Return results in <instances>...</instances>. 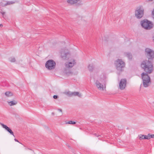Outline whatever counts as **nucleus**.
Masks as SVG:
<instances>
[{"mask_svg":"<svg viewBox=\"0 0 154 154\" xmlns=\"http://www.w3.org/2000/svg\"><path fill=\"white\" fill-rule=\"evenodd\" d=\"M141 68L146 73L143 72L141 74V77L144 76L149 77L148 73H151L153 70V66L151 60H145L143 61L141 64Z\"/></svg>","mask_w":154,"mask_h":154,"instance_id":"f257e3e1","label":"nucleus"},{"mask_svg":"<svg viewBox=\"0 0 154 154\" xmlns=\"http://www.w3.org/2000/svg\"><path fill=\"white\" fill-rule=\"evenodd\" d=\"M94 82L96 88L99 90H106V81L104 78H97L94 79Z\"/></svg>","mask_w":154,"mask_h":154,"instance_id":"f03ea898","label":"nucleus"},{"mask_svg":"<svg viewBox=\"0 0 154 154\" xmlns=\"http://www.w3.org/2000/svg\"><path fill=\"white\" fill-rule=\"evenodd\" d=\"M76 63L74 59L69 60L68 62L64 64L65 69L64 70V73L67 75H69L70 74H71V71L69 69L73 67Z\"/></svg>","mask_w":154,"mask_h":154,"instance_id":"7ed1b4c3","label":"nucleus"},{"mask_svg":"<svg viewBox=\"0 0 154 154\" xmlns=\"http://www.w3.org/2000/svg\"><path fill=\"white\" fill-rule=\"evenodd\" d=\"M140 24L142 27L146 30H150L153 26V24L152 22L146 19L142 20Z\"/></svg>","mask_w":154,"mask_h":154,"instance_id":"20e7f679","label":"nucleus"},{"mask_svg":"<svg viewBox=\"0 0 154 154\" xmlns=\"http://www.w3.org/2000/svg\"><path fill=\"white\" fill-rule=\"evenodd\" d=\"M56 63L52 60H49L45 63V66L47 69L51 71L54 70L55 68Z\"/></svg>","mask_w":154,"mask_h":154,"instance_id":"39448f33","label":"nucleus"},{"mask_svg":"<svg viewBox=\"0 0 154 154\" xmlns=\"http://www.w3.org/2000/svg\"><path fill=\"white\" fill-rule=\"evenodd\" d=\"M115 64L117 69L121 71H122V68H124L125 66L124 62L122 60L119 59L116 61Z\"/></svg>","mask_w":154,"mask_h":154,"instance_id":"423d86ee","label":"nucleus"},{"mask_svg":"<svg viewBox=\"0 0 154 154\" xmlns=\"http://www.w3.org/2000/svg\"><path fill=\"white\" fill-rule=\"evenodd\" d=\"M145 54L149 60H152L154 58V51L149 48H146L145 50Z\"/></svg>","mask_w":154,"mask_h":154,"instance_id":"0eeeda50","label":"nucleus"},{"mask_svg":"<svg viewBox=\"0 0 154 154\" xmlns=\"http://www.w3.org/2000/svg\"><path fill=\"white\" fill-rule=\"evenodd\" d=\"M144 9L142 6L137 7L135 11V17L138 19L141 18L143 16Z\"/></svg>","mask_w":154,"mask_h":154,"instance_id":"6e6552de","label":"nucleus"},{"mask_svg":"<svg viewBox=\"0 0 154 154\" xmlns=\"http://www.w3.org/2000/svg\"><path fill=\"white\" fill-rule=\"evenodd\" d=\"M127 81L125 79H122L119 82L118 88L121 90H125L126 87Z\"/></svg>","mask_w":154,"mask_h":154,"instance_id":"1a4fd4ad","label":"nucleus"},{"mask_svg":"<svg viewBox=\"0 0 154 154\" xmlns=\"http://www.w3.org/2000/svg\"><path fill=\"white\" fill-rule=\"evenodd\" d=\"M143 84L144 87H149L151 83L150 78H142Z\"/></svg>","mask_w":154,"mask_h":154,"instance_id":"9d476101","label":"nucleus"},{"mask_svg":"<svg viewBox=\"0 0 154 154\" xmlns=\"http://www.w3.org/2000/svg\"><path fill=\"white\" fill-rule=\"evenodd\" d=\"M69 54L66 51L62 50L61 51V56L63 60H66L69 58Z\"/></svg>","mask_w":154,"mask_h":154,"instance_id":"9b49d317","label":"nucleus"},{"mask_svg":"<svg viewBox=\"0 0 154 154\" xmlns=\"http://www.w3.org/2000/svg\"><path fill=\"white\" fill-rule=\"evenodd\" d=\"M0 125L2 126V127L5 129L7 131H8L9 133L11 135H13L14 137H15L14 135V133L6 125H4L3 124L1 123L0 122Z\"/></svg>","mask_w":154,"mask_h":154,"instance_id":"f8f14e48","label":"nucleus"},{"mask_svg":"<svg viewBox=\"0 0 154 154\" xmlns=\"http://www.w3.org/2000/svg\"><path fill=\"white\" fill-rule=\"evenodd\" d=\"M15 3V2L13 1H8L5 3V1L1 2L0 3V5L2 6H5L8 5H10Z\"/></svg>","mask_w":154,"mask_h":154,"instance_id":"ddd939ff","label":"nucleus"},{"mask_svg":"<svg viewBox=\"0 0 154 154\" xmlns=\"http://www.w3.org/2000/svg\"><path fill=\"white\" fill-rule=\"evenodd\" d=\"M123 55L127 57L129 59L131 60L132 58V54L129 52H125L123 53Z\"/></svg>","mask_w":154,"mask_h":154,"instance_id":"4468645a","label":"nucleus"},{"mask_svg":"<svg viewBox=\"0 0 154 154\" xmlns=\"http://www.w3.org/2000/svg\"><path fill=\"white\" fill-rule=\"evenodd\" d=\"M139 139L140 140L142 139H148L149 140V137L148 135H144L140 134L139 135Z\"/></svg>","mask_w":154,"mask_h":154,"instance_id":"2eb2a0df","label":"nucleus"},{"mask_svg":"<svg viewBox=\"0 0 154 154\" xmlns=\"http://www.w3.org/2000/svg\"><path fill=\"white\" fill-rule=\"evenodd\" d=\"M67 2L71 5H73L77 3L78 2V0H67Z\"/></svg>","mask_w":154,"mask_h":154,"instance_id":"dca6fc26","label":"nucleus"},{"mask_svg":"<svg viewBox=\"0 0 154 154\" xmlns=\"http://www.w3.org/2000/svg\"><path fill=\"white\" fill-rule=\"evenodd\" d=\"M88 68L90 71H92L94 69V66L93 64H90L88 66Z\"/></svg>","mask_w":154,"mask_h":154,"instance_id":"f3484780","label":"nucleus"},{"mask_svg":"<svg viewBox=\"0 0 154 154\" xmlns=\"http://www.w3.org/2000/svg\"><path fill=\"white\" fill-rule=\"evenodd\" d=\"M77 96L79 97H81L82 95L81 94H80L79 92H72V96Z\"/></svg>","mask_w":154,"mask_h":154,"instance_id":"a211bd4d","label":"nucleus"},{"mask_svg":"<svg viewBox=\"0 0 154 154\" xmlns=\"http://www.w3.org/2000/svg\"><path fill=\"white\" fill-rule=\"evenodd\" d=\"M5 95L7 97H10L13 95L12 92L10 91H7L5 93Z\"/></svg>","mask_w":154,"mask_h":154,"instance_id":"6ab92c4d","label":"nucleus"},{"mask_svg":"<svg viewBox=\"0 0 154 154\" xmlns=\"http://www.w3.org/2000/svg\"><path fill=\"white\" fill-rule=\"evenodd\" d=\"M9 61L11 62L14 63L15 62L16 59L15 58L13 57H10L8 59Z\"/></svg>","mask_w":154,"mask_h":154,"instance_id":"aec40b11","label":"nucleus"},{"mask_svg":"<svg viewBox=\"0 0 154 154\" xmlns=\"http://www.w3.org/2000/svg\"><path fill=\"white\" fill-rule=\"evenodd\" d=\"M10 106H12L16 105L17 103V102L14 100L13 101L8 102Z\"/></svg>","mask_w":154,"mask_h":154,"instance_id":"412c9836","label":"nucleus"},{"mask_svg":"<svg viewBox=\"0 0 154 154\" xmlns=\"http://www.w3.org/2000/svg\"><path fill=\"white\" fill-rule=\"evenodd\" d=\"M64 93L67 95H68L69 97H72V92H71L70 91H68L67 92H66Z\"/></svg>","mask_w":154,"mask_h":154,"instance_id":"4be33fe9","label":"nucleus"},{"mask_svg":"<svg viewBox=\"0 0 154 154\" xmlns=\"http://www.w3.org/2000/svg\"><path fill=\"white\" fill-rule=\"evenodd\" d=\"M66 124H76V122H75L70 121L67 122Z\"/></svg>","mask_w":154,"mask_h":154,"instance_id":"5701e85b","label":"nucleus"},{"mask_svg":"<svg viewBox=\"0 0 154 154\" xmlns=\"http://www.w3.org/2000/svg\"><path fill=\"white\" fill-rule=\"evenodd\" d=\"M148 137H149V139H150V138H154V134L150 135L148 134Z\"/></svg>","mask_w":154,"mask_h":154,"instance_id":"b1692460","label":"nucleus"},{"mask_svg":"<svg viewBox=\"0 0 154 154\" xmlns=\"http://www.w3.org/2000/svg\"><path fill=\"white\" fill-rule=\"evenodd\" d=\"M0 13L2 15L3 17H4V15L5 14V13L4 12L1 11Z\"/></svg>","mask_w":154,"mask_h":154,"instance_id":"393cba45","label":"nucleus"},{"mask_svg":"<svg viewBox=\"0 0 154 154\" xmlns=\"http://www.w3.org/2000/svg\"><path fill=\"white\" fill-rule=\"evenodd\" d=\"M53 97L54 99H56L58 97L57 96L54 95L53 96Z\"/></svg>","mask_w":154,"mask_h":154,"instance_id":"a878e982","label":"nucleus"},{"mask_svg":"<svg viewBox=\"0 0 154 154\" xmlns=\"http://www.w3.org/2000/svg\"><path fill=\"white\" fill-rule=\"evenodd\" d=\"M94 134L95 136H96L97 137H98L100 136H101L100 135H97V134Z\"/></svg>","mask_w":154,"mask_h":154,"instance_id":"bb28decb","label":"nucleus"},{"mask_svg":"<svg viewBox=\"0 0 154 154\" xmlns=\"http://www.w3.org/2000/svg\"><path fill=\"white\" fill-rule=\"evenodd\" d=\"M153 1V0H146V2H152Z\"/></svg>","mask_w":154,"mask_h":154,"instance_id":"cd10ccee","label":"nucleus"},{"mask_svg":"<svg viewBox=\"0 0 154 154\" xmlns=\"http://www.w3.org/2000/svg\"><path fill=\"white\" fill-rule=\"evenodd\" d=\"M58 110L60 112H62V109H58Z\"/></svg>","mask_w":154,"mask_h":154,"instance_id":"c85d7f7f","label":"nucleus"},{"mask_svg":"<svg viewBox=\"0 0 154 154\" xmlns=\"http://www.w3.org/2000/svg\"><path fill=\"white\" fill-rule=\"evenodd\" d=\"M14 140L15 141H16V142H19V141H18V140L17 139H14Z\"/></svg>","mask_w":154,"mask_h":154,"instance_id":"c756f323","label":"nucleus"},{"mask_svg":"<svg viewBox=\"0 0 154 154\" xmlns=\"http://www.w3.org/2000/svg\"><path fill=\"white\" fill-rule=\"evenodd\" d=\"M3 26V25L2 24H0V27H2Z\"/></svg>","mask_w":154,"mask_h":154,"instance_id":"7c9ffc66","label":"nucleus"},{"mask_svg":"<svg viewBox=\"0 0 154 154\" xmlns=\"http://www.w3.org/2000/svg\"><path fill=\"white\" fill-rule=\"evenodd\" d=\"M52 115H54V112H52Z\"/></svg>","mask_w":154,"mask_h":154,"instance_id":"2f4dec72","label":"nucleus"},{"mask_svg":"<svg viewBox=\"0 0 154 154\" xmlns=\"http://www.w3.org/2000/svg\"><path fill=\"white\" fill-rule=\"evenodd\" d=\"M153 41L154 42V37H153Z\"/></svg>","mask_w":154,"mask_h":154,"instance_id":"473e14b6","label":"nucleus"}]
</instances>
